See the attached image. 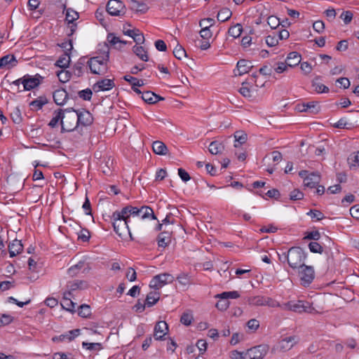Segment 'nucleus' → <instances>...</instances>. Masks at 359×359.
<instances>
[{
	"instance_id": "a19ab883",
	"label": "nucleus",
	"mask_w": 359,
	"mask_h": 359,
	"mask_svg": "<svg viewBox=\"0 0 359 359\" xmlns=\"http://www.w3.org/2000/svg\"><path fill=\"white\" fill-rule=\"evenodd\" d=\"M307 112L311 114H316L320 111V105L318 102L312 101L306 103Z\"/></svg>"
},
{
	"instance_id": "8fccbe9b",
	"label": "nucleus",
	"mask_w": 359,
	"mask_h": 359,
	"mask_svg": "<svg viewBox=\"0 0 359 359\" xmlns=\"http://www.w3.org/2000/svg\"><path fill=\"white\" fill-rule=\"evenodd\" d=\"M124 79L128 81L133 86H142L144 85V81L142 79H138L136 77H133L129 75H126L124 76Z\"/></svg>"
},
{
	"instance_id": "603ef678",
	"label": "nucleus",
	"mask_w": 359,
	"mask_h": 359,
	"mask_svg": "<svg viewBox=\"0 0 359 359\" xmlns=\"http://www.w3.org/2000/svg\"><path fill=\"white\" fill-rule=\"evenodd\" d=\"M61 305L63 309L68 311L74 312L75 311L76 303H74L72 299L62 300Z\"/></svg>"
},
{
	"instance_id": "0eeeda50",
	"label": "nucleus",
	"mask_w": 359,
	"mask_h": 359,
	"mask_svg": "<svg viewBox=\"0 0 359 359\" xmlns=\"http://www.w3.org/2000/svg\"><path fill=\"white\" fill-rule=\"evenodd\" d=\"M43 79L44 78L39 74H36L34 76L29 74L24 75L22 81L23 89H18V92L20 93L23 90H31L37 88L43 82Z\"/></svg>"
},
{
	"instance_id": "3c124183",
	"label": "nucleus",
	"mask_w": 359,
	"mask_h": 359,
	"mask_svg": "<svg viewBox=\"0 0 359 359\" xmlns=\"http://www.w3.org/2000/svg\"><path fill=\"white\" fill-rule=\"evenodd\" d=\"M194 320L193 315L190 313H183L181 318H180V322L183 325L186 326H189L191 324L192 320Z\"/></svg>"
},
{
	"instance_id": "c03bdc74",
	"label": "nucleus",
	"mask_w": 359,
	"mask_h": 359,
	"mask_svg": "<svg viewBox=\"0 0 359 359\" xmlns=\"http://www.w3.org/2000/svg\"><path fill=\"white\" fill-rule=\"evenodd\" d=\"M236 142L234 144L235 147L245 143L247 140V135L243 132H236L234 135Z\"/></svg>"
},
{
	"instance_id": "09e8293b",
	"label": "nucleus",
	"mask_w": 359,
	"mask_h": 359,
	"mask_svg": "<svg viewBox=\"0 0 359 359\" xmlns=\"http://www.w3.org/2000/svg\"><path fill=\"white\" fill-rule=\"evenodd\" d=\"M79 315L82 318H88L91 315V309L90 306L82 304L79 308Z\"/></svg>"
},
{
	"instance_id": "58836bf2",
	"label": "nucleus",
	"mask_w": 359,
	"mask_h": 359,
	"mask_svg": "<svg viewBox=\"0 0 359 359\" xmlns=\"http://www.w3.org/2000/svg\"><path fill=\"white\" fill-rule=\"evenodd\" d=\"M264 296H255L248 297L247 302L252 306H264Z\"/></svg>"
},
{
	"instance_id": "7ed1b4c3",
	"label": "nucleus",
	"mask_w": 359,
	"mask_h": 359,
	"mask_svg": "<svg viewBox=\"0 0 359 359\" xmlns=\"http://www.w3.org/2000/svg\"><path fill=\"white\" fill-rule=\"evenodd\" d=\"M289 266L293 269H299L304 264L306 253L300 247H292L289 249Z\"/></svg>"
},
{
	"instance_id": "9d476101",
	"label": "nucleus",
	"mask_w": 359,
	"mask_h": 359,
	"mask_svg": "<svg viewBox=\"0 0 359 359\" xmlns=\"http://www.w3.org/2000/svg\"><path fill=\"white\" fill-rule=\"evenodd\" d=\"M74 113L76 114L78 126L86 127L93 123V115L88 111L83 109L82 110H76Z\"/></svg>"
},
{
	"instance_id": "79ce46f5",
	"label": "nucleus",
	"mask_w": 359,
	"mask_h": 359,
	"mask_svg": "<svg viewBox=\"0 0 359 359\" xmlns=\"http://www.w3.org/2000/svg\"><path fill=\"white\" fill-rule=\"evenodd\" d=\"M318 79L319 78L317 77L312 82V86L314 88L315 91L318 93H328L329 88L324 84L318 82Z\"/></svg>"
},
{
	"instance_id": "dca6fc26",
	"label": "nucleus",
	"mask_w": 359,
	"mask_h": 359,
	"mask_svg": "<svg viewBox=\"0 0 359 359\" xmlns=\"http://www.w3.org/2000/svg\"><path fill=\"white\" fill-rule=\"evenodd\" d=\"M80 334V330L79 329H75L70 331H68L67 332L60 334L59 336H55L53 337L52 340L55 342L58 341H71L74 338Z\"/></svg>"
},
{
	"instance_id": "5fc2aeb1",
	"label": "nucleus",
	"mask_w": 359,
	"mask_h": 359,
	"mask_svg": "<svg viewBox=\"0 0 359 359\" xmlns=\"http://www.w3.org/2000/svg\"><path fill=\"white\" fill-rule=\"evenodd\" d=\"M92 95L93 93L90 88H86L79 92V96L83 100L86 101H90L91 100Z\"/></svg>"
},
{
	"instance_id": "2f4dec72",
	"label": "nucleus",
	"mask_w": 359,
	"mask_h": 359,
	"mask_svg": "<svg viewBox=\"0 0 359 359\" xmlns=\"http://www.w3.org/2000/svg\"><path fill=\"white\" fill-rule=\"evenodd\" d=\"M67 287L73 292L77 289L83 290L86 288L87 283L83 280H76L72 282H69L67 285Z\"/></svg>"
},
{
	"instance_id": "a18cd8bd",
	"label": "nucleus",
	"mask_w": 359,
	"mask_h": 359,
	"mask_svg": "<svg viewBox=\"0 0 359 359\" xmlns=\"http://www.w3.org/2000/svg\"><path fill=\"white\" fill-rule=\"evenodd\" d=\"M177 280L180 285L184 287L191 283V277L187 273H184L179 274L177 277Z\"/></svg>"
},
{
	"instance_id": "39448f33",
	"label": "nucleus",
	"mask_w": 359,
	"mask_h": 359,
	"mask_svg": "<svg viewBox=\"0 0 359 359\" xmlns=\"http://www.w3.org/2000/svg\"><path fill=\"white\" fill-rule=\"evenodd\" d=\"M285 309L296 313L303 312L311 313L315 311L311 304L306 301L299 300L297 302L290 301L285 304Z\"/></svg>"
},
{
	"instance_id": "37998d69",
	"label": "nucleus",
	"mask_w": 359,
	"mask_h": 359,
	"mask_svg": "<svg viewBox=\"0 0 359 359\" xmlns=\"http://www.w3.org/2000/svg\"><path fill=\"white\" fill-rule=\"evenodd\" d=\"M213 24H210V26L205 27L201 29L200 35L203 39L209 41V39L212 38V31L211 30V28Z\"/></svg>"
},
{
	"instance_id": "2eb2a0df",
	"label": "nucleus",
	"mask_w": 359,
	"mask_h": 359,
	"mask_svg": "<svg viewBox=\"0 0 359 359\" xmlns=\"http://www.w3.org/2000/svg\"><path fill=\"white\" fill-rule=\"evenodd\" d=\"M53 97L57 105H64L69 99L68 93L64 88L55 90L53 92Z\"/></svg>"
},
{
	"instance_id": "5701e85b",
	"label": "nucleus",
	"mask_w": 359,
	"mask_h": 359,
	"mask_svg": "<svg viewBox=\"0 0 359 359\" xmlns=\"http://www.w3.org/2000/svg\"><path fill=\"white\" fill-rule=\"evenodd\" d=\"M153 151L158 155L165 156L168 154V149L161 141H154L152 144Z\"/></svg>"
},
{
	"instance_id": "6e6552de",
	"label": "nucleus",
	"mask_w": 359,
	"mask_h": 359,
	"mask_svg": "<svg viewBox=\"0 0 359 359\" xmlns=\"http://www.w3.org/2000/svg\"><path fill=\"white\" fill-rule=\"evenodd\" d=\"M299 269H300L299 273L301 284L304 287L309 286L315 278V271L313 267L304 264Z\"/></svg>"
},
{
	"instance_id": "c756f323",
	"label": "nucleus",
	"mask_w": 359,
	"mask_h": 359,
	"mask_svg": "<svg viewBox=\"0 0 359 359\" xmlns=\"http://www.w3.org/2000/svg\"><path fill=\"white\" fill-rule=\"evenodd\" d=\"M159 299L160 293L156 291H151L147 295L145 299V304H147L148 307H151L156 304V302L159 300Z\"/></svg>"
},
{
	"instance_id": "338daca9",
	"label": "nucleus",
	"mask_w": 359,
	"mask_h": 359,
	"mask_svg": "<svg viewBox=\"0 0 359 359\" xmlns=\"http://www.w3.org/2000/svg\"><path fill=\"white\" fill-rule=\"evenodd\" d=\"M230 358L231 359H246V353L238 351H233L230 353Z\"/></svg>"
},
{
	"instance_id": "cd10ccee",
	"label": "nucleus",
	"mask_w": 359,
	"mask_h": 359,
	"mask_svg": "<svg viewBox=\"0 0 359 359\" xmlns=\"http://www.w3.org/2000/svg\"><path fill=\"white\" fill-rule=\"evenodd\" d=\"M17 63V60L14 55H6L0 58V68H4L7 66L11 65V67L15 66Z\"/></svg>"
},
{
	"instance_id": "aec40b11",
	"label": "nucleus",
	"mask_w": 359,
	"mask_h": 359,
	"mask_svg": "<svg viewBox=\"0 0 359 359\" xmlns=\"http://www.w3.org/2000/svg\"><path fill=\"white\" fill-rule=\"evenodd\" d=\"M138 216H140L143 219L148 218L154 220L157 219L152 208L147 205H142V207L138 208Z\"/></svg>"
},
{
	"instance_id": "423d86ee",
	"label": "nucleus",
	"mask_w": 359,
	"mask_h": 359,
	"mask_svg": "<svg viewBox=\"0 0 359 359\" xmlns=\"http://www.w3.org/2000/svg\"><path fill=\"white\" fill-rule=\"evenodd\" d=\"M175 280V277L168 273H163L154 276L150 283L149 287L158 290L162 288L164 285L170 284Z\"/></svg>"
},
{
	"instance_id": "c85d7f7f",
	"label": "nucleus",
	"mask_w": 359,
	"mask_h": 359,
	"mask_svg": "<svg viewBox=\"0 0 359 359\" xmlns=\"http://www.w3.org/2000/svg\"><path fill=\"white\" fill-rule=\"evenodd\" d=\"M62 13L65 14V22H74L79 18V13L72 8H64Z\"/></svg>"
},
{
	"instance_id": "473e14b6",
	"label": "nucleus",
	"mask_w": 359,
	"mask_h": 359,
	"mask_svg": "<svg viewBox=\"0 0 359 359\" xmlns=\"http://www.w3.org/2000/svg\"><path fill=\"white\" fill-rule=\"evenodd\" d=\"M208 150L210 154L217 155L222 153V151L224 150V146L221 142L218 141H213L210 144Z\"/></svg>"
},
{
	"instance_id": "680f3d73",
	"label": "nucleus",
	"mask_w": 359,
	"mask_h": 359,
	"mask_svg": "<svg viewBox=\"0 0 359 359\" xmlns=\"http://www.w3.org/2000/svg\"><path fill=\"white\" fill-rule=\"evenodd\" d=\"M84 263L82 262H79L78 264L71 266L69 269H68V273L69 276H76L77 272H78V270H79L80 269H81L83 266Z\"/></svg>"
},
{
	"instance_id": "a211bd4d",
	"label": "nucleus",
	"mask_w": 359,
	"mask_h": 359,
	"mask_svg": "<svg viewBox=\"0 0 359 359\" xmlns=\"http://www.w3.org/2000/svg\"><path fill=\"white\" fill-rule=\"evenodd\" d=\"M320 181V176L318 172H311L304 179L305 187L313 189L315 188Z\"/></svg>"
},
{
	"instance_id": "72a5a7b5",
	"label": "nucleus",
	"mask_w": 359,
	"mask_h": 359,
	"mask_svg": "<svg viewBox=\"0 0 359 359\" xmlns=\"http://www.w3.org/2000/svg\"><path fill=\"white\" fill-rule=\"evenodd\" d=\"M231 15L232 13L229 8H224L218 12L217 18L219 22H225L231 18Z\"/></svg>"
},
{
	"instance_id": "20e7f679",
	"label": "nucleus",
	"mask_w": 359,
	"mask_h": 359,
	"mask_svg": "<svg viewBox=\"0 0 359 359\" xmlns=\"http://www.w3.org/2000/svg\"><path fill=\"white\" fill-rule=\"evenodd\" d=\"M108 62L109 60L95 56L88 60V66L92 74H104L108 70Z\"/></svg>"
},
{
	"instance_id": "393cba45",
	"label": "nucleus",
	"mask_w": 359,
	"mask_h": 359,
	"mask_svg": "<svg viewBox=\"0 0 359 359\" xmlns=\"http://www.w3.org/2000/svg\"><path fill=\"white\" fill-rule=\"evenodd\" d=\"M109 50L110 49L107 43L104 42L103 43H100L97 50V56L105 59V60H109L110 53Z\"/></svg>"
},
{
	"instance_id": "de8ad7c7",
	"label": "nucleus",
	"mask_w": 359,
	"mask_h": 359,
	"mask_svg": "<svg viewBox=\"0 0 359 359\" xmlns=\"http://www.w3.org/2000/svg\"><path fill=\"white\" fill-rule=\"evenodd\" d=\"M173 55L177 59L182 60L187 57V52L181 45L177 44L173 50Z\"/></svg>"
},
{
	"instance_id": "052dcab7",
	"label": "nucleus",
	"mask_w": 359,
	"mask_h": 359,
	"mask_svg": "<svg viewBox=\"0 0 359 359\" xmlns=\"http://www.w3.org/2000/svg\"><path fill=\"white\" fill-rule=\"evenodd\" d=\"M312 219H316L318 221H320L324 218V215L322 212L318 210H311L308 213Z\"/></svg>"
},
{
	"instance_id": "69168bd1",
	"label": "nucleus",
	"mask_w": 359,
	"mask_h": 359,
	"mask_svg": "<svg viewBox=\"0 0 359 359\" xmlns=\"http://www.w3.org/2000/svg\"><path fill=\"white\" fill-rule=\"evenodd\" d=\"M229 306V302L226 299H220L216 304V307L221 311H224L227 309Z\"/></svg>"
},
{
	"instance_id": "ea45409f",
	"label": "nucleus",
	"mask_w": 359,
	"mask_h": 359,
	"mask_svg": "<svg viewBox=\"0 0 359 359\" xmlns=\"http://www.w3.org/2000/svg\"><path fill=\"white\" fill-rule=\"evenodd\" d=\"M239 297L240 294L238 291L224 292L215 296L216 298L226 299V300H229V299H237Z\"/></svg>"
},
{
	"instance_id": "f3484780",
	"label": "nucleus",
	"mask_w": 359,
	"mask_h": 359,
	"mask_svg": "<svg viewBox=\"0 0 359 359\" xmlns=\"http://www.w3.org/2000/svg\"><path fill=\"white\" fill-rule=\"evenodd\" d=\"M86 65H88L87 57H80L73 67V74L77 77L83 76Z\"/></svg>"
},
{
	"instance_id": "f8f14e48",
	"label": "nucleus",
	"mask_w": 359,
	"mask_h": 359,
	"mask_svg": "<svg viewBox=\"0 0 359 359\" xmlns=\"http://www.w3.org/2000/svg\"><path fill=\"white\" fill-rule=\"evenodd\" d=\"M297 343V339L295 336L286 337L278 341L276 348L285 352L290 350Z\"/></svg>"
},
{
	"instance_id": "864d4df0",
	"label": "nucleus",
	"mask_w": 359,
	"mask_h": 359,
	"mask_svg": "<svg viewBox=\"0 0 359 359\" xmlns=\"http://www.w3.org/2000/svg\"><path fill=\"white\" fill-rule=\"evenodd\" d=\"M309 248L313 253L322 254L323 252V248L316 242H311L309 244Z\"/></svg>"
},
{
	"instance_id": "0e129e2a",
	"label": "nucleus",
	"mask_w": 359,
	"mask_h": 359,
	"mask_svg": "<svg viewBox=\"0 0 359 359\" xmlns=\"http://www.w3.org/2000/svg\"><path fill=\"white\" fill-rule=\"evenodd\" d=\"M304 197V194L299 189H294L290 194V198L292 201L301 200Z\"/></svg>"
},
{
	"instance_id": "412c9836",
	"label": "nucleus",
	"mask_w": 359,
	"mask_h": 359,
	"mask_svg": "<svg viewBox=\"0 0 359 359\" xmlns=\"http://www.w3.org/2000/svg\"><path fill=\"white\" fill-rule=\"evenodd\" d=\"M301 60H302L301 55L296 51H293V52L290 53L287 55L285 61H286L287 65L290 67H294L300 63Z\"/></svg>"
},
{
	"instance_id": "f257e3e1",
	"label": "nucleus",
	"mask_w": 359,
	"mask_h": 359,
	"mask_svg": "<svg viewBox=\"0 0 359 359\" xmlns=\"http://www.w3.org/2000/svg\"><path fill=\"white\" fill-rule=\"evenodd\" d=\"M109 218L116 234L120 237H123L128 233L130 238H132L128 226L130 220H128L126 215H123L121 213V211L116 210L111 215H109Z\"/></svg>"
},
{
	"instance_id": "9b49d317",
	"label": "nucleus",
	"mask_w": 359,
	"mask_h": 359,
	"mask_svg": "<svg viewBox=\"0 0 359 359\" xmlns=\"http://www.w3.org/2000/svg\"><path fill=\"white\" fill-rule=\"evenodd\" d=\"M124 6L119 0H109L106 6V11L112 16H118L122 12Z\"/></svg>"
},
{
	"instance_id": "c9c22d12",
	"label": "nucleus",
	"mask_w": 359,
	"mask_h": 359,
	"mask_svg": "<svg viewBox=\"0 0 359 359\" xmlns=\"http://www.w3.org/2000/svg\"><path fill=\"white\" fill-rule=\"evenodd\" d=\"M64 109H60L57 111H55L54 114L55 116L50 121L48 126L51 128H55L59 121L60 123H62V119L63 117Z\"/></svg>"
},
{
	"instance_id": "6ab92c4d",
	"label": "nucleus",
	"mask_w": 359,
	"mask_h": 359,
	"mask_svg": "<svg viewBox=\"0 0 359 359\" xmlns=\"http://www.w3.org/2000/svg\"><path fill=\"white\" fill-rule=\"evenodd\" d=\"M23 250V245L21 241L15 239L8 245V252L11 257H15Z\"/></svg>"
},
{
	"instance_id": "ddd939ff",
	"label": "nucleus",
	"mask_w": 359,
	"mask_h": 359,
	"mask_svg": "<svg viewBox=\"0 0 359 359\" xmlns=\"http://www.w3.org/2000/svg\"><path fill=\"white\" fill-rule=\"evenodd\" d=\"M115 86V83L112 79H103L97 81L93 86V89L95 92L105 91L112 89Z\"/></svg>"
},
{
	"instance_id": "bf43d9fd",
	"label": "nucleus",
	"mask_w": 359,
	"mask_h": 359,
	"mask_svg": "<svg viewBox=\"0 0 359 359\" xmlns=\"http://www.w3.org/2000/svg\"><path fill=\"white\" fill-rule=\"evenodd\" d=\"M278 39H276V35H272L271 34H269L266 37V43L269 47H273L276 46L278 43Z\"/></svg>"
},
{
	"instance_id": "e2e57ef3",
	"label": "nucleus",
	"mask_w": 359,
	"mask_h": 359,
	"mask_svg": "<svg viewBox=\"0 0 359 359\" xmlns=\"http://www.w3.org/2000/svg\"><path fill=\"white\" fill-rule=\"evenodd\" d=\"M13 321V317L7 314L0 315V327L10 324Z\"/></svg>"
},
{
	"instance_id": "b1692460",
	"label": "nucleus",
	"mask_w": 359,
	"mask_h": 359,
	"mask_svg": "<svg viewBox=\"0 0 359 359\" xmlns=\"http://www.w3.org/2000/svg\"><path fill=\"white\" fill-rule=\"evenodd\" d=\"M236 67L238 72V75L241 76L249 72L253 66L252 65L250 61L246 60H240L237 62Z\"/></svg>"
},
{
	"instance_id": "774afa93",
	"label": "nucleus",
	"mask_w": 359,
	"mask_h": 359,
	"mask_svg": "<svg viewBox=\"0 0 359 359\" xmlns=\"http://www.w3.org/2000/svg\"><path fill=\"white\" fill-rule=\"evenodd\" d=\"M350 215L355 219H359V204L352 206L350 210Z\"/></svg>"
},
{
	"instance_id": "4468645a",
	"label": "nucleus",
	"mask_w": 359,
	"mask_h": 359,
	"mask_svg": "<svg viewBox=\"0 0 359 359\" xmlns=\"http://www.w3.org/2000/svg\"><path fill=\"white\" fill-rule=\"evenodd\" d=\"M168 330V325L165 321L158 322L154 330V337L156 340H162Z\"/></svg>"
},
{
	"instance_id": "1a4fd4ad",
	"label": "nucleus",
	"mask_w": 359,
	"mask_h": 359,
	"mask_svg": "<svg viewBox=\"0 0 359 359\" xmlns=\"http://www.w3.org/2000/svg\"><path fill=\"white\" fill-rule=\"evenodd\" d=\"M269 351V346L265 344L259 345L248 349L246 359H263Z\"/></svg>"
},
{
	"instance_id": "6e6d98bb",
	"label": "nucleus",
	"mask_w": 359,
	"mask_h": 359,
	"mask_svg": "<svg viewBox=\"0 0 359 359\" xmlns=\"http://www.w3.org/2000/svg\"><path fill=\"white\" fill-rule=\"evenodd\" d=\"M83 347H86L88 350H97L100 351L102 348V346L100 343H88L83 342L82 344Z\"/></svg>"
},
{
	"instance_id": "49530a36",
	"label": "nucleus",
	"mask_w": 359,
	"mask_h": 359,
	"mask_svg": "<svg viewBox=\"0 0 359 359\" xmlns=\"http://www.w3.org/2000/svg\"><path fill=\"white\" fill-rule=\"evenodd\" d=\"M11 118L13 123L16 124H20L22 122V117L19 107H15L13 109V111L11 114Z\"/></svg>"
},
{
	"instance_id": "4be33fe9",
	"label": "nucleus",
	"mask_w": 359,
	"mask_h": 359,
	"mask_svg": "<svg viewBox=\"0 0 359 359\" xmlns=\"http://www.w3.org/2000/svg\"><path fill=\"white\" fill-rule=\"evenodd\" d=\"M142 99L148 104H155L159 100H163L164 98L155 94L151 91H146L142 94Z\"/></svg>"
},
{
	"instance_id": "e433bc0d",
	"label": "nucleus",
	"mask_w": 359,
	"mask_h": 359,
	"mask_svg": "<svg viewBox=\"0 0 359 359\" xmlns=\"http://www.w3.org/2000/svg\"><path fill=\"white\" fill-rule=\"evenodd\" d=\"M70 62L69 53H65L63 55L60 56L57 60L55 65L62 69H65L69 67Z\"/></svg>"
},
{
	"instance_id": "f704fd0d",
	"label": "nucleus",
	"mask_w": 359,
	"mask_h": 359,
	"mask_svg": "<svg viewBox=\"0 0 359 359\" xmlns=\"http://www.w3.org/2000/svg\"><path fill=\"white\" fill-rule=\"evenodd\" d=\"M243 32L242 24H233L229 28L228 33L233 39L239 37Z\"/></svg>"
},
{
	"instance_id": "7c9ffc66",
	"label": "nucleus",
	"mask_w": 359,
	"mask_h": 359,
	"mask_svg": "<svg viewBox=\"0 0 359 359\" xmlns=\"http://www.w3.org/2000/svg\"><path fill=\"white\" fill-rule=\"evenodd\" d=\"M120 211L121 214L127 216L128 220H130V216H138V208L130 205L123 207Z\"/></svg>"
},
{
	"instance_id": "4d7b16f0",
	"label": "nucleus",
	"mask_w": 359,
	"mask_h": 359,
	"mask_svg": "<svg viewBox=\"0 0 359 359\" xmlns=\"http://www.w3.org/2000/svg\"><path fill=\"white\" fill-rule=\"evenodd\" d=\"M57 75L59 78V80L63 83L68 81L71 78V74L68 71L65 70H61L58 72Z\"/></svg>"
},
{
	"instance_id": "4c0bfd02",
	"label": "nucleus",
	"mask_w": 359,
	"mask_h": 359,
	"mask_svg": "<svg viewBox=\"0 0 359 359\" xmlns=\"http://www.w3.org/2000/svg\"><path fill=\"white\" fill-rule=\"evenodd\" d=\"M134 53L143 61H148L149 57L147 51L142 46H135L133 48Z\"/></svg>"
},
{
	"instance_id": "13d9d810",
	"label": "nucleus",
	"mask_w": 359,
	"mask_h": 359,
	"mask_svg": "<svg viewBox=\"0 0 359 359\" xmlns=\"http://www.w3.org/2000/svg\"><path fill=\"white\" fill-rule=\"evenodd\" d=\"M90 236V232L88 231V230H87L86 229H81L78 233V239L81 240L82 242L88 241Z\"/></svg>"
},
{
	"instance_id": "bb28decb",
	"label": "nucleus",
	"mask_w": 359,
	"mask_h": 359,
	"mask_svg": "<svg viewBox=\"0 0 359 359\" xmlns=\"http://www.w3.org/2000/svg\"><path fill=\"white\" fill-rule=\"evenodd\" d=\"M48 99L46 96H40L36 100L32 101L29 103V106L32 110L38 111L42 109V107L48 103Z\"/></svg>"
},
{
	"instance_id": "f03ea898",
	"label": "nucleus",
	"mask_w": 359,
	"mask_h": 359,
	"mask_svg": "<svg viewBox=\"0 0 359 359\" xmlns=\"http://www.w3.org/2000/svg\"><path fill=\"white\" fill-rule=\"evenodd\" d=\"M76 110L72 108L64 109L63 117L61 123V132H72L78 127Z\"/></svg>"
},
{
	"instance_id": "a878e982",
	"label": "nucleus",
	"mask_w": 359,
	"mask_h": 359,
	"mask_svg": "<svg viewBox=\"0 0 359 359\" xmlns=\"http://www.w3.org/2000/svg\"><path fill=\"white\" fill-rule=\"evenodd\" d=\"M158 247L165 248L170 243V233L168 231L160 233L157 238Z\"/></svg>"
}]
</instances>
